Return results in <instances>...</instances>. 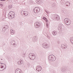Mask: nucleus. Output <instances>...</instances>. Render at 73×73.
Segmentation results:
<instances>
[{
    "instance_id": "f257e3e1",
    "label": "nucleus",
    "mask_w": 73,
    "mask_h": 73,
    "mask_svg": "<svg viewBox=\"0 0 73 73\" xmlns=\"http://www.w3.org/2000/svg\"><path fill=\"white\" fill-rule=\"evenodd\" d=\"M64 21L66 25H69L70 24L71 21L69 19L66 18L64 19Z\"/></svg>"
},
{
    "instance_id": "f03ea898",
    "label": "nucleus",
    "mask_w": 73,
    "mask_h": 73,
    "mask_svg": "<svg viewBox=\"0 0 73 73\" xmlns=\"http://www.w3.org/2000/svg\"><path fill=\"white\" fill-rule=\"evenodd\" d=\"M29 58L32 60H34L36 58V56L35 55L32 54V53H30L29 55Z\"/></svg>"
},
{
    "instance_id": "7ed1b4c3",
    "label": "nucleus",
    "mask_w": 73,
    "mask_h": 73,
    "mask_svg": "<svg viewBox=\"0 0 73 73\" xmlns=\"http://www.w3.org/2000/svg\"><path fill=\"white\" fill-rule=\"evenodd\" d=\"M53 56H54L53 55H50L48 56V59L51 61H54L55 60H56V58H53Z\"/></svg>"
},
{
    "instance_id": "20e7f679",
    "label": "nucleus",
    "mask_w": 73,
    "mask_h": 73,
    "mask_svg": "<svg viewBox=\"0 0 73 73\" xmlns=\"http://www.w3.org/2000/svg\"><path fill=\"white\" fill-rule=\"evenodd\" d=\"M15 16V14H11L9 15H8V18L9 19H13Z\"/></svg>"
},
{
    "instance_id": "39448f33",
    "label": "nucleus",
    "mask_w": 73,
    "mask_h": 73,
    "mask_svg": "<svg viewBox=\"0 0 73 73\" xmlns=\"http://www.w3.org/2000/svg\"><path fill=\"white\" fill-rule=\"evenodd\" d=\"M21 13L23 14L24 15L26 16H28V13L27 11H21Z\"/></svg>"
},
{
    "instance_id": "423d86ee",
    "label": "nucleus",
    "mask_w": 73,
    "mask_h": 73,
    "mask_svg": "<svg viewBox=\"0 0 73 73\" xmlns=\"http://www.w3.org/2000/svg\"><path fill=\"white\" fill-rule=\"evenodd\" d=\"M42 47L44 48H49V46L47 44H42Z\"/></svg>"
},
{
    "instance_id": "0eeeda50",
    "label": "nucleus",
    "mask_w": 73,
    "mask_h": 73,
    "mask_svg": "<svg viewBox=\"0 0 73 73\" xmlns=\"http://www.w3.org/2000/svg\"><path fill=\"white\" fill-rule=\"evenodd\" d=\"M16 73H22V71L19 68L15 70Z\"/></svg>"
},
{
    "instance_id": "6e6552de",
    "label": "nucleus",
    "mask_w": 73,
    "mask_h": 73,
    "mask_svg": "<svg viewBox=\"0 0 73 73\" xmlns=\"http://www.w3.org/2000/svg\"><path fill=\"white\" fill-rule=\"evenodd\" d=\"M15 42L14 40H12L11 42V44L12 45H13L14 46H16V44L15 43Z\"/></svg>"
},
{
    "instance_id": "1a4fd4ad",
    "label": "nucleus",
    "mask_w": 73,
    "mask_h": 73,
    "mask_svg": "<svg viewBox=\"0 0 73 73\" xmlns=\"http://www.w3.org/2000/svg\"><path fill=\"white\" fill-rule=\"evenodd\" d=\"M36 69V70L38 71V72H40V71L41 70L42 68H41V67L40 66V67H37Z\"/></svg>"
},
{
    "instance_id": "9d476101",
    "label": "nucleus",
    "mask_w": 73,
    "mask_h": 73,
    "mask_svg": "<svg viewBox=\"0 0 73 73\" xmlns=\"http://www.w3.org/2000/svg\"><path fill=\"white\" fill-rule=\"evenodd\" d=\"M35 28H39L40 27V23H35Z\"/></svg>"
},
{
    "instance_id": "9b49d317",
    "label": "nucleus",
    "mask_w": 73,
    "mask_h": 73,
    "mask_svg": "<svg viewBox=\"0 0 73 73\" xmlns=\"http://www.w3.org/2000/svg\"><path fill=\"white\" fill-rule=\"evenodd\" d=\"M54 17V18H55L56 20L58 21L60 20V18H59V17H58V15H55Z\"/></svg>"
},
{
    "instance_id": "f8f14e48",
    "label": "nucleus",
    "mask_w": 73,
    "mask_h": 73,
    "mask_svg": "<svg viewBox=\"0 0 73 73\" xmlns=\"http://www.w3.org/2000/svg\"><path fill=\"white\" fill-rule=\"evenodd\" d=\"M4 68V66H2L0 67V70H3L5 69V68Z\"/></svg>"
},
{
    "instance_id": "ddd939ff",
    "label": "nucleus",
    "mask_w": 73,
    "mask_h": 73,
    "mask_svg": "<svg viewBox=\"0 0 73 73\" xmlns=\"http://www.w3.org/2000/svg\"><path fill=\"white\" fill-rule=\"evenodd\" d=\"M11 35H13L15 33L14 30L12 29L11 30Z\"/></svg>"
},
{
    "instance_id": "4468645a",
    "label": "nucleus",
    "mask_w": 73,
    "mask_h": 73,
    "mask_svg": "<svg viewBox=\"0 0 73 73\" xmlns=\"http://www.w3.org/2000/svg\"><path fill=\"white\" fill-rule=\"evenodd\" d=\"M53 35L55 36L56 35H57V32L56 31H54L53 32Z\"/></svg>"
},
{
    "instance_id": "2eb2a0df",
    "label": "nucleus",
    "mask_w": 73,
    "mask_h": 73,
    "mask_svg": "<svg viewBox=\"0 0 73 73\" xmlns=\"http://www.w3.org/2000/svg\"><path fill=\"white\" fill-rule=\"evenodd\" d=\"M70 40L71 43L73 44V38H71Z\"/></svg>"
},
{
    "instance_id": "dca6fc26",
    "label": "nucleus",
    "mask_w": 73,
    "mask_h": 73,
    "mask_svg": "<svg viewBox=\"0 0 73 73\" xmlns=\"http://www.w3.org/2000/svg\"><path fill=\"white\" fill-rule=\"evenodd\" d=\"M33 11L35 13H36V12H38V11H37V9H33Z\"/></svg>"
},
{
    "instance_id": "f3484780",
    "label": "nucleus",
    "mask_w": 73,
    "mask_h": 73,
    "mask_svg": "<svg viewBox=\"0 0 73 73\" xmlns=\"http://www.w3.org/2000/svg\"><path fill=\"white\" fill-rule=\"evenodd\" d=\"M43 19L46 22H47L48 21V20H47V19H46V18L45 17H43Z\"/></svg>"
},
{
    "instance_id": "a211bd4d",
    "label": "nucleus",
    "mask_w": 73,
    "mask_h": 73,
    "mask_svg": "<svg viewBox=\"0 0 73 73\" xmlns=\"http://www.w3.org/2000/svg\"><path fill=\"white\" fill-rule=\"evenodd\" d=\"M65 4H68V5L69 6H70V2H66L65 3Z\"/></svg>"
},
{
    "instance_id": "6ab92c4d",
    "label": "nucleus",
    "mask_w": 73,
    "mask_h": 73,
    "mask_svg": "<svg viewBox=\"0 0 73 73\" xmlns=\"http://www.w3.org/2000/svg\"><path fill=\"white\" fill-rule=\"evenodd\" d=\"M34 9H40L38 7H36L34 8Z\"/></svg>"
},
{
    "instance_id": "aec40b11",
    "label": "nucleus",
    "mask_w": 73,
    "mask_h": 73,
    "mask_svg": "<svg viewBox=\"0 0 73 73\" xmlns=\"http://www.w3.org/2000/svg\"><path fill=\"white\" fill-rule=\"evenodd\" d=\"M6 12H7V10H6L4 9L3 10V12L4 13H5V14H6Z\"/></svg>"
},
{
    "instance_id": "412c9836",
    "label": "nucleus",
    "mask_w": 73,
    "mask_h": 73,
    "mask_svg": "<svg viewBox=\"0 0 73 73\" xmlns=\"http://www.w3.org/2000/svg\"><path fill=\"white\" fill-rule=\"evenodd\" d=\"M4 27L6 28V29H8V26L7 25L4 26Z\"/></svg>"
},
{
    "instance_id": "4be33fe9",
    "label": "nucleus",
    "mask_w": 73,
    "mask_h": 73,
    "mask_svg": "<svg viewBox=\"0 0 73 73\" xmlns=\"http://www.w3.org/2000/svg\"><path fill=\"white\" fill-rule=\"evenodd\" d=\"M6 29V28L5 27H4L2 29V30L3 31H5V29Z\"/></svg>"
},
{
    "instance_id": "5701e85b",
    "label": "nucleus",
    "mask_w": 73,
    "mask_h": 73,
    "mask_svg": "<svg viewBox=\"0 0 73 73\" xmlns=\"http://www.w3.org/2000/svg\"><path fill=\"white\" fill-rule=\"evenodd\" d=\"M36 36L34 37V38H35L34 40H35V41H37V38H36Z\"/></svg>"
},
{
    "instance_id": "b1692460",
    "label": "nucleus",
    "mask_w": 73,
    "mask_h": 73,
    "mask_svg": "<svg viewBox=\"0 0 73 73\" xmlns=\"http://www.w3.org/2000/svg\"><path fill=\"white\" fill-rule=\"evenodd\" d=\"M27 65L28 66H31V65L29 63H28L27 64Z\"/></svg>"
},
{
    "instance_id": "393cba45",
    "label": "nucleus",
    "mask_w": 73,
    "mask_h": 73,
    "mask_svg": "<svg viewBox=\"0 0 73 73\" xmlns=\"http://www.w3.org/2000/svg\"><path fill=\"white\" fill-rule=\"evenodd\" d=\"M37 1V3H38V4H40V1H39V0Z\"/></svg>"
},
{
    "instance_id": "a878e982",
    "label": "nucleus",
    "mask_w": 73,
    "mask_h": 73,
    "mask_svg": "<svg viewBox=\"0 0 73 73\" xmlns=\"http://www.w3.org/2000/svg\"><path fill=\"white\" fill-rule=\"evenodd\" d=\"M23 60H21V61L19 62L20 64H23V62H22V61Z\"/></svg>"
},
{
    "instance_id": "bb28decb",
    "label": "nucleus",
    "mask_w": 73,
    "mask_h": 73,
    "mask_svg": "<svg viewBox=\"0 0 73 73\" xmlns=\"http://www.w3.org/2000/svg\"><path fill=\"white\" fill-rule=\"evenodd\" d=\"M9 9H11V5L9 6Z\"/></svg>"
},
{
    "instance_id": "cd10ccee",
    "label": "nucleus",
    "mask_w": 73,
    "mask_h": 73,
    "mask_svg": "<svg viewBox=\"0 0 73 73\" xmlns=\"http://www.w3.org/2000/svg\"><path fill=\"white\" fill-rule=\"evenodd\" d=\"M46 26L47 28H48V23H47L46 24Z\"/></svg>"
},
{
    "instance_id": "c85d7f7f",
    "label": "nucleus",
    "mask_w": 73,
    "mask_h": 73,
    "mask_svg": "<svg viewBox=\"0 0 73 73\" xmlns=\"http://www.w3.org/2000/svg\"><path fill=\"white\" fill-rule=\"evenodd\" d=\"M61 47L63 49H65V46H62Z\"/></svg>"
},
{
    "instance_id": "c756f323",
    "label": "nucleus",
    "mask_w": 73,
    "mask_h": 73,
    "mask_svg": "<svg viewBox=\"0 0 73 73\" xmlns=\"http://www.w3.org/2000/svg\"><path fill=\"white\" fill-rule=\"evenodd\" d=\"M0 6H1V7H3V5L0 3Z\"/></svg>"
},
{
    "instance_id": "7c9ffc66",
    "label": "nucleus",
    "mask_w": 73,
    "mask_h": 73,
    "mask_svg": "<svg viewBox=\"0 0 73 73\" xmlns=\"http://www.w3.org/2000/svg\"><path fill=\"white\" fill-rule=\"evenodd\" d=\"M18 65H20L21 64H20V61L18 62Z\"/></svg>"
},
{
    "instance_id": "2f4dec72",
    "label": "nucleus",
    "mask_w": 73,
    "mask_h": 73,
    "mask_svg": "<svg viewBox=\"0 0 73 73\" xmlns=\"http://www.w3.org/2000/svg\"><path fill=\"white\" fill-rule=\"evenodd\" d=\"M65 45H64V44H62L61 45V47H62V46H65Z\"/></svg>"
},
{
    "instance_id": "473e14b6",
    "label": "nucleus",
    "mask_w": 73,
    "mask_h": 73,
    "mask_svg": "<svg viewBox=\"0 0 73 73\" xmlns=\"http://www.w3.org/2000/svg\"><path fill=\"white\" fill-rule=\"evenodd\" d=\"M47 37L49 39H50V37L49 36H47Z\"/></svg>"
},
{
    "instance_id": "72a5a7b5",
    "label": "nucleus",
    "mask_w": 73,
    "mask_h": 73,
    "mask_svg": "<svg viewBox=\"0 0 73 73\" xmlns=\"http://www.w3.org/2000/svg\"><path fill=\"white\" fill-rule=\"evenodd\" d=\"M5 1V0H0V1Z\"/></svg>"
},
{
    "instance_id": "f704fd0d",
    "label": "nucleus",
    "mask_w": 73,
    "mask_h": 73,
    "mask_svg": "<svg viewBox=\"0 0 73 73\" xmlns=\"http://www.w3.org/2000/svg\"><path fill=\"white\" fill-rule=\"evenodd\" d=\"M64 69V72H66V69Z\"/></svg>"
},
{
    "instance_id": "c9c22d12",
    "label": "nucleus",
    "mask_w": 73,
    "mask_h": 73,
    "mask_svg": "<svg viewBox=\"0 0 73 73\" xmlns=\"http://www.w3.org/2000/svg\"><path fill=\"white\" fill-rule=\"evenodd\" d=\"M40 11V9L37 10L38 12H39Z\"/></svg>"
},
{
    "instance_id": "e433bc0d",
    "label": "nucleus",
    "mask_w": 73,
    "mask_h": 73,
    "mask_svg": "<svg viewBox=\"0 0 73 73\" xmlns=\"http://www.w3.org/2000/svg\"><path fill=\"white\" fill-rule=\"evenodd\" d=\"M66 6H67V7L69 6V5L68 4H66Z\"/></svg>"
},
{
    "instance_id": "4c0bfd02",
    "label": "nucleus",
    "mask_w": 73,
    "mask_h": 73,
    "mask_svg": "<svg viewBox=\"0 0 73 73\" xmlns=\"http://www.w3.org/2000/svg\"><path fill=\"white\" fill-rule=\"evenodd\" d=\"M30 3H32V1H30Z\"/></svg>"
},
{
    "instance_id": "58836bf2",
    "label": "nucleus",
    "mask_w": 73,
    "mask_h": 73,
    "mask_svg": "<svg viewBox=\"0 0 73 73\" xmlns=\"http://www.w3.org/2000/svg\"><path fill=\"white\" fill-rule=\"evenodd\" d=\"M65 46V48H67V46Z\"/></svg>"
},
{
    "instance_id": "ea45409f",
    "label": "nucleus",
    "mask_w": 73,
    "mask_h": 73,
    "mask_svg": "<svg viewBox=\"0 0 73 73\" xmlns=\"http://www.w3.org/2000/svg\"><path fill=\"white\" fill-rule=\"evenodd\" d=\"M64 69V68H62V71H64V69Z\"/></svg>"
},
{
    "instance_id": "a19ab883",
    "label": "nucleus",
    "mask_w": 73,
    "mask_h": 73,
    "mask_svg": "<svg viewBox=\"0 0 73 73\" xmlns=\"http://www.w3.org/2000/svg\"><path fill=\"white\" fill-rule=\"evenodd\" d=\"M52 7H54V5H52Z\"/></svg>"
},
{
    "instance_id": "79ce46f5",
    "label": "nucleus",
    "mask_w": 73,
    "mask_h": 73,
    "mask_svg": "<svg viewBox=\"0 0 73 73\" xmlns=\"http://www.w3.org/2000/svg\"><path fill=\"white\" fill-rule=\"evenodd\" d=\"M45 11L47 13H48V11H46L45 10Z\"/></svg>"
},
{
    "instance_id": "37998d69",
    "label": "nucleus",
    "mask_w": 73,
    "mask_h": 73,
    "mask_svg": "<svg viewBox=\"0 0 73 73\" xmlns=\"http://www.w3.org/2000/svg\"><path fill=\"white\" fill-rule=\"evenodd\" d=\"M23 57H25V54H24Z\"/></svg>"
},
{
    "instance_id": "c03bdc74",
    "label": "nucleus",
    "mask_w": 73,
    "mask_h": 73,
    "mask_svg": "<svg viewBox=\"0 0 73 73\" xmlns=\"http://www.w3.org/2000/svg\"><path fill=\"white\" fill-rule=\"evenodd\" d=\"M1 60L2 61H3V59H1Z\"/></svg>"
},
{
    "instance_id": "a18cd8bd",
    "label": "nucleus",
    "mask_w": 73,
    "mask_h": 73,
    "mask_svg": "<svg viewBox=\"0 0 73 73\" xmlns=\"http://www.w3.org/2000/svg\"><path fill=\"white\" fill-rule=\"evenodd\" d=\"M5 66H6V65L5 64Z\"/></svg>"
},
{
    "instance_id": "49530a36",
    "label": "nucleus",
    "mask_w": 73,
    "mask_h": 73,
    "mask_svg": "<svg viewBox=\"0 0 73 73\" xmlns=\"http://www.w3.org/2000/svg\"><path fill=\"white\" fill-rule=\"evenodd\" d=\"M1 66H2V65H1Z\"/></svg>"
}]
</instances>
